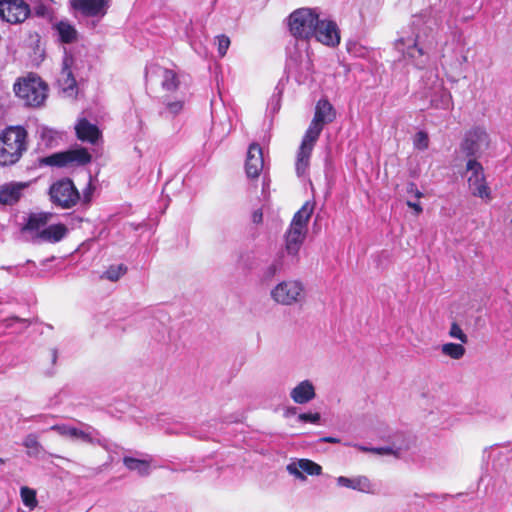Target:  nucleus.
I'll list each match as a JSON object with an SVG mask.
<instances>
[{"label":"nucleus","instance_id":"1","mask_svg":"<svg viewBox=\"0 0 512 512\" xmlns=\"http://www.w3.org/2000/svg\"><path fill=\"white\" fill-rule=\"evenodd\" d=\"M432 21L424 15L413 16L411 22V35L399 37L395 43V49L401 54L400 60L406 61L417 69H423L428 63V57L421 43L432 33Z\"/></svg>","mask_w":512,"mask_h":512},{"label":"nucleus","instance_id":"2","mask_svg":"<svg viewBox=\"0 0 512 512\" xmlns=\"http://www.w3.org/2000/svg\"><path fill=\"white\" fill-rule=\"evenodd\" d=\"M27 131L21 126L6 128L0 135V165L17 163L27 150Z\"/></svg>","mask_w":512,"mask_h":512},{"label":"nucleus","instance_id":"3","mask_svg":"<svg viewBox=\"0 0 512 512\" xmlns=\"http://www.w3.org/2000/svg\"><path fill=\"white\" fill-rule=\"evenodd\" d=\"M13 90L25 106L37 108L44 104L48 87L39 76L29 74L27 77L19 78L15 82Z\"/></svg>","mask_w":512,"mask_h":512},{"label":"nucleus","instance_id":"4","mask_svg":"<svg viewBox=\"0 0 512 512\" xmlns=\"http://www.w3.org/2000/svg\"><path fill=\"white\" fill-rule=\"evenodd\" d=\"M319 14L316 9L300 8L288 17V26L291 35L299 40H309L315 34Z\"/></svg>","mask_w":512,"mask_h":512},{"label":"nucleus","instance_id":"5","mask_svg":"<svg viewBox=\"0 0 512 512\" xmlns=\"http://www.w3.org/2000/svg\"><path fill=\"white\" fill-rule=\"evenodd\" d=\"M92 160L88 150L75 146L68 150L56 152L40 159V164L52 167H80L89 164Z\"/></svg>","mask_w":512,"mask_h":512},{"label":"nucleus","instance_id":"6","mask_svg":"<svg viewBox=\"0 0 512 512\" xmlns=\"http://www.w3.org/2000/svg\"><path fill=\"white\" fill-rule=\"evenodd\" d=\"M79 424L81 428L67 424H56L51 426L49 430L55 431L59 435L72 440H80L84 443L99 445L104 448L107 446V439L101 436L97 429L83 422H79Z\"/></svg>","mask_w":512,"mask_h":512},{"label":"nucleus","instance_id":"7","mask_svg":"<svg viewBox=\"0 0 512 512\" xmlns=\"http://www.w3.org/2000/svg\"><path fill=\"white\" fill-rule=\"evenodd\" d=\"M49 195L52 203L63 209L72 208L80 200V193L69 178L53 183L49 188Z\"/></svg>","mask_w":512,"mask_h":512},{"label":"nucleus","instance_id":"8","mask_svg":"<svg viewBox=\"0 0 512 512\" xmlns=\"http://www.w3.org/2000/svg\"><path fill=\"white\" fill-rule=\"evenodd\" d=\"M270 296L281 305L298 304L305 300L304 285L298 280L282 281L271 290Z\"/></svg>","mask_w":512,"mask_h":512},{"label":"nucleus","instance_id":"9","mask_svg":"<svg viewBox=\"0 0 512 512\" xmlns=\"http://www.w3.org/2000/svg\"><path fill=\"white\" fill-rule=\"evenodd\" d=\"M323 127L324 126L315 123L312 120L308 129L306 130L297 153L296 173L298 176L305 174L309 166L312 150L323 130Z\"/></svg>","mask_w":512,"mask_h":512},{"label":"nucleus","instance_id":"10","mask_svg":"<svg viewBox=\"0 0 512 512\" xmlns=\"http://www.w3.org/2000/svg\"><path fill=\"white\" fill-rule=\"evenodd\" d=\"M489 144L490 138L486 130L474 127L465 133L460 149L469 159H476L488 149Z\"/></svg>","mask_w":512,"mask_h":512},{"label":"nucleus","instance_id":"11","mask_svg":"<svg viewBox=\"0 0 512 512\" xmlns=\"http://www.w3.org/2000/svg\"><path fill=\"white\" fill-rule=\"evenodd\" d=\"M466 172L469 173L467 181L472 194L482 199H490L491 192L482 164L476 159H469L466 163Z\"/></svg>","mask_w":512,"mask_h":512},{"label":"nucleus","instance_id":"12","mask_svg":"<svg viewBox=\"0 0 512 512\" xmlns=\"http://www.w3.org/2000/svg\"><path fill=\"white\" fill-rule=\"evenodd\" d=\"M30 13V6L24 0L0 1V18L8 23H22L29 17Z\"/></svg>","mask_w":512,"mask_h":512},{"label":"nucleus","instance_id":"13","mask_svg":"<svg viewBox=\"0 0 512 512\" xmlns=\"http://www.w3.org/2000/svg\"><path fill=\"white\" fill-rule=\"evenodd\" d=\"M312 71V62L308 55L296 54L286 62V72L298 83H304Z\"/></svg>","mask_w":512,"mask_h":512},{"label":"nucleus","instance_id":"14","mask_svg":"<svg viewBox=\"0 0 512 512\" xmlns=\"http://www.w3.org/2000/svg\"><path fill=\"white\" fill-rule=\"evenodd\" d=\"M313 37L318 42L330 47H335L340 43V33L337 24L332 20L318 18V24L315 27Z\"/></svg>","mask_w":512,"mask_h":512},{"label":"nucleus","instance_id":"15","mask_svg":"<svg viewBox=\"0 0 512 512\" xmlns=\"http://www.w3.org/2000/svg\"><path fill=\"white\" fill-rule=\"evenodd\" d=\"M74 57L64 48L62 60V69L58 78V83L64 92L72 94L77 91V82L73 74Z\"/></svg>","mask_w":512,"mask_h":512},{"label":"nucleus","instance_id":"16","mask_svg":"<svg viewBox=\"0 0 512 512\" xmlns=\"http://www.w3.org/2000/svg\"><path fill=\"white\" fill-rule=\"evenodd\" d=\"M71 8L85 17L104 16L109 0H70Z\"/></svg>","mask_w":512,"mask_h":512},{"label":"nucleus","instance_id":"17","mask_svg":"<svg viewBox=\"0 0 512 512\" xmlns=\"http://www.w3.org/2000/svg\"><path fill=\"white\" fill-rule=\"evenodd\" d=\"M264 167L262 148L258 143L250 144L245 162L246 174L249 178H257Z\"/></svg>","mask_w":512,"mask_h":512},{"label":"nucleus","instance_id":"18","mask_svg":"<svg viewBox=\"0 0 512 512\" xmlns=\"http://www.w3.org/2000/svg\"><path fill=\"white\" fill-rule=\"evenodd\" d=\"M28 182H9L0 186V204L14 205L22 197L23 191L28 188Z\"/></svg>","mask_w":512,"mask_h":512},{"label":"nucleus","instance_id":"19","mask_svg":"<svg viewBox=\"0 0 512 512\" xmlns=\"http://www.w3.org/2000/svg\"><path fill=\"white\" fill-rule=\"evenodd\" d=\"M287 471L297 479L306 480L304 473L312 476L320 475L322 467L309 459H299L296 462L288 464Z\"/></svg>","mask_w":512,"mask_h":512},{"label":"nucleus","instance_id":"20","mask_svg":"<svg viewBox=\"0 0 512 512\" xmlns=\"http://www.w3.org/2000/svg\"><path fill=\"white\" fill-rule=\"evenodd\" d=\"M68 233V229L64 224H53L42 229L38 234L33 236L35 243L49 242L57 243L61 241Z\"/></svg>","mask_w":512,"mask_h":512},{"label":"nucleus","instance_id":"21","mask_svg":"<svg viewBox=\"0 0 512 512\" xmlns=\"http://www.w3.org/2000/svg\"><path fill=\"white\" fill-rule=\"evenodd\" d=\"M306 236V230L290 227L285 235L286 253L297 260L299 250Z\"/></svg>","mask_w":512,"mask_h":512},{"label":"nucleus","instance_id":"22","mask_svg":"<svg viewBox=\"0 0 512 512\" xmlns=\"http://www.w3.org/2000/svg\"><path fill=\"white\" fill-rule=\"evenodd\" d=\"M316 396L314 385L310 380L301 381L290 392V397L297 404H306Z\"/></svg>","mask_w":512,"mask_h":512},{"label":"nucleus","instance_id":"23","mask_svg":"<svg viewBox=\"0 0 512 512\" xmlns=\"http://www.w3.org/2000/svg\"><path fill=\"white\" fill-rule=\"evenodd\" d=\"M152 74H159L162 76V88L167 91H174L178 88L179 81L176 73L169 69L161 68L158 65H153L149 68H146L145 77L148 78V75Z\"/></svg>","mask_w":512,"mask_h":512},{"label":"nucleus","instance_id":"24","mask_svg":"<svg viewBox=\"0 0 512 512\" xmlns=\"http://www.w3.org/2000/svg\"><path fill=\"white\" fill-rule=\"evenodd\" d=\"M436 84L433 87V94L431 95V106L437 109L447 110L452 105V96L449 90H447L441 82L436 80Z\"/></svg>","mask_w":512,"mask_h":512},{"label":"nucleus","instance_id":"25","mask_svg":"<svg viewBox=\"0 0 512 512\" xmlns=\"http://www.w3.org/2000/svg\"><path fill=\"white\" fill-rule=\"evenodd\" d=\"M336 118V111L327 99H320L315 107L313 121L322 126L329 124Z\"/></svg>","mask_w":512,"mask_h":512},{"label":"nucleus","instance_id":"26","mask_svg":"<svg viewBox=\"0 0 512 512\" xmlns=\"http://www.w3.org/2000/svg\"><path fill=\"white\" fill-rule=\"evenodd\" d=\"M76 135L77 138L83 142H89L91 144H95L100 135V131L98 127L94 124H91L87 119H81L76 127Z\"/></svg>","mask_w":512,"mask_h":512},{"label":"nucleus","instance_id":"27","mask_svg":"<svg viewBox=\"0 0 512 512\" xmlns=\"http://www.w3.org/2000/svg\"><path fill=\"white\" fill-rule=\"evenodd\" d=\"M337 484L341 487L350 488L363 493L372 492V483L366 476H357L354 478L339 476L337 478Z\"/></svg>","mask_w":512,"mask_h":512},{"label":"nucleus","instance_id":"28","mask_svg":"<svg viewBox=\"0 0 512 512\" xmlns=\"http://www.w3.org/2000/svg\"><path fill=\"white\" fill-rule=\"evenodd\" d=\"M51 213H32L29 215L23 231L31 234H38L42 229L46 228L47 223L51 219Z\"/></svg>","mask_w":512,"mask_h":512},{"label":"nucleus","instance_id":"29","mask_svg":"<svg viewBox=\"0 0 512 512\" xmlns=\"http://www.w3.org/2000/svg\"><path fill=\"white\" fill-rule=\"evenodd\" d=\"M123 464L130 471H136L139 476H148L151 472L150 461L130 456L123 458Z\"/></svg>","mask_w":512,"mask_h":512},{"label":"nucleus","instance_id":"30","mask_svg":"<svg viewBox=\"0 0 512 512\" xmlns=\"http://www.w3.org/2000/svg\"><path fill=\"white\" fill-rule=\"evenodd\" d=\"M313 209V204L306 202L301 209L295 213L290 227L306 230V226L313 213Z\"/></svg>","mask_w":512,"mask_h":512},{"label":"nucleus","instance_id":"31","mask_svg":"<svg viewBox=\"0 0 512 512\" xmlns=\"http://www.w3.org/2000/svg\"><path fill=\"white\" fill-rule=\"evenodd\" d=\"M62 43L71 44L77 40V30L67 21H60L54 26Z\"/></svg>","mask_w":512,"mask_h":512},{"label":"nucleus","instance_id":"32","mask_svg":"<svg viewBox=\"0 0 512 512\" xmlns=\"http://www.w3.org/2000/svg\"><path fill=\"white\" fill-rule=\"evenodd\" d=\"M165 432L167 434L175 435H191L198 439H205L208 437V433L199 432L183 423H175L171 427L166 428Z\"/></svg>","mask_w":512,"mask_h":512},{"label":"nucleus","instance_id":"33","mask_svg":"<svg viewBox=\"0 0 512 512\" xmlns=\"http://www.w3.org/2000/svg\"><path fill=\"white\" fill-rule=\"evenodd\" d=\"M23 446L27 448V454L30 457H37L43 450L38 441V436L34 433L28 434L23 440Z\"/></svg>","mask_w":512,"mask_h":512},{"label":"nucleus","instance_id":"34","mask_svg":"<svg viewBox=\"0 0 512 512\" xmlns=\"http://www.w3.org/2000/svg\"><path fill=\"white\" fill-rule=\"evenodd\" d=\"M441 351L444 355L449 356L452 359H461L465 354V348L462 344L457 343H445L441 347Z\"/></svg>","mask_w":512,"mask_h":512},{"label":"nucleus","instance_id":"35","mask_svg":"<svg viewBox=\"0 0 512 512\" xmlns=\"http://www.w3.org/2000/svg\"><path fill=\"white\" fill-rule=\"evenodd\" d=\"M127 272V266L124 264L111 265L102 275V279L117 281Z\"/></svg>","mask_w":512,"mask_h":512},{"label":"nucleus","instance_id":"36","mask_svg":"<svg viewBox=\"0 0 512 512\" xmlns=\"http://www.w3.org/2000/svg\"><path fill=\"white\" fill-rule=\"evenodd\" d=\"M22 502L25 506L33 509L37 505L36 492L29 487H22L20 490Z\"/></svg>","mask_w":512,"mask_h":512},{"label":"nucleus","instance_id":"37","mask_svg":"<svg viewBox=\"0 0 512 512\" xmlns=\"http://www.w3.org/2000/svg\"><path fill=\"white\" fill-rule=\"evenodd\" d=\"M282 269V258L279 257L265 268L263 271V279L265 281L271 280Z\"/></svg>","mask_w":512,"mask_h":512},{"label":"nucleus","instance_id":"38","mask_svg":"<svg viewBox=\"0 0 512 512\" xmlns=\"http://www.w3.org/2000/svg\"><path fill=\"white\" fill-rule=\"evenodd\" d=\"M14 324H20L22 326L21 330L18 332H21L23 329H26L30 322L25 318H19L16 316L6 318L0 322V327H4L6 329L11 328L14 326Z\"/></svg>","mask_w":512,"mask_h":512},{"label":"nucleus","instance_id":"39","mask_svg":"<svg viewBox=\"0 0 512 512\" xmlns=\"http://www.w3.org/2000/svg\"><path fill=\"white\" fill-rule=\"evenodd\" d=\"M283 92V85L282 83H279L276 86V92L273 94V96L270 99L269 105L271 106V109L273 112H278L280 109V102H281V96Z\"/></svg>","mask_w":512,"mask_h":512},{"label":"nucleus","instance_id":"40","mask_svg":"<svg viewBox=\"0 0 512 512\" xmlns=\"http://www.w3.org/2000/svg\"><path fill=\"white\" fill-rule=\"evenodd\" d=\"M414 146L419 150H425L429 146V138L426 132L419 131L414 137Z\"/></svg>","mask_w":512,"mask_h":512},{"label":"nucleus","instance_id":"41","mask_svg":"<svg viewBox=\"0 0 512 512\" xmlns=\"http://www.w3.org/2000/svg\"><path fill=\"white\" fill-rule=\"evenodd\" d=\"M183 109V102L182 101H174V102H168L165 107V111H161V115H165L166 113L175 116L179 114Z\"/></svg>","mask_w":512,"mask_h":512},{"label":"nucleus","instance_id":"42","mask_svg":"<svg viewBox=\"0 0 512 512\" xmlns=\"http://www.w3.org/2000/svg\"><path fill=\"white\" fill-rule=\"evenodd\" d=\"M449 335L451 337H453V338H456V339L460 340L461 343H467L468 342L467 335L463 332L461 327L457 323H455V322H453L451 327H450Z\"/></svg>","mask_w":512,"mask_h":512},{"label":"nucleus","instance_id":"43","mask_svg":"<svg viewBox=\"0 0 512 512\" xmlns=\"http://www.w3.org/2000/svg\"><path fill=\"white\" fill-rule=\"evenodd\" d=\"M400 448H397V449H394L392 446H385V447H372L371 448V452L372 453H376V454H380V455H395V456H399L400 454Z\"/></svg>","mask_w":512,"mask_h":512},{"label":"nucleus","instance_id":"44","mask_svg":"<svg viewBox=\"0 0 512 512\" xmlns=\"http://www.w3.org/2000/svg\"><path fill=\"white\" fill-rule=\"evenodd\" d=\"M218 40V53L220 56H224L229 48L230 39L226 35H220L217 37Z\"/></svg>","mask_w":512,"mask_h":512},{"label":"nucleus","instance_id":"45","mask_svg":"<svg viewBox=\"0 0 512 512\" xmlns=\"http://www.w3.org/2000/svg\"><path fill=\"white\" fill-rule=\"evenodd\" d=\"M319 413H301L298 415V420L304 423H318L320 421Z\"/></svg>","mask_w":512,"mask_h":512},{"label":"nucleus","instance_id":"46","mask_svg":"<svg viewBox=\"0 0 512 512\" xmlns=\"http://www.w3.org/2000/svg\"><path fill=\"white\" fill-rule=\"evenodd\" d=\"M347 49L348 52L355 57L364 56V49L357 43H349Z\"/></svg>","mask_w":512,"mask_h":512},{"label":"nucleus","instance_id":"47","mask_svg":"<svg viewBox=\"0 0 512 512\" xmlns=\"http://www.w3.org/2000/svg\"><path fill=\"white\" fill-rule=\"evenodd\" d=\"M406 191L408 194L414 195L417 199L423 197V193L417 188V185L414 182H409L407 184Z\"/></svg>","mask_w":512,"mask_h":512},{"label":"nucleus","instance_id":"48","mask_svg":"<svg viewBox=\"0 0 512 512\" xmlns=\"http://www.w3.org/2000/svg\"><path fill=\"white\" fill-rule=\"evenodd\" d=\"M252 222L254 224H260L262 223L263 221V212H262V209H256L253 213H252Z\"/></svg>","mask_w":512,"mask_h":512},{"label":"nucleus","instance_id":"49","mask_svg":"<svg viewBox=\"0 0 512 512\" xmlns=\"http://www.w3.org/2000/svg\"><path fill=\"white\" fill-rule=\"evenodd\" d=\"M406 204L408 207L412 208L415 211L416 215L421 214L423 211V208L419 202H412V201L408 200L406 202Z\"/></svg>","mask_w":512,"mask_h":512},{"label":"nucleus","instance_id":"50","mask_svg":"<svg viewBox=\"0 0 512 512\" xmlns=\"http://www.w3.org/2000/svg\"><path fill=\"white\" fill-rule=\"evenodd\" d=\"M0 269H3V270H6L10 273H16L17 275L19 274V266H2L0 267Z\"/></svg>","mask_w":512,"mask_h":512},{"label":"nucleus","instance_id":"51","mask_svg":"<svg viewBox=\"0 0 512 512\" xmlns=\"http://www.w3.org/2000/svg\"><path fill=\"white\" fill-rule=\"evenodd\" d=\"M320 441L325 442V443H339L340 439L327 436V437L321 438Z\"/></svg>","mask_w":512,"mask_h":512},{"label":"nucleus","instance_id":"52","mask_svg":"<svg viewBox=\"0 0 512 512\" xmlns=\"http://www.w3.org/2000/svg\"><path fill=\"white\" fill-rule=\"evenodd\" d=\"M51 356H52V363L55 364L56 361H57V358H58V351L57 349H52L51 350Z\"/></svg>","mask_w":512,"mask_h":512},{"label":"nucleus","instance_id":"53","mask_svg":"<svg viewBox=\"0 0 512 512\" xmlns=\"http://www.w3.org/2000/svg\"><path fill=\"white\" fill-rule=\"evenodd\" d=\"M356 448H358L360 451H363V452H371V448H368V447H365V446H362V445H358V444H355L354 445Z\"/></svg>","mask_w":512,"mask_h":512},{"label":"nucleus","instance_id":"54","mask_svg":"<svg viewBox=\"0 0 512 512\" xmlns=\"http://www.w3.org/2000/svg\"><path fill=\"white\" fill-rule=\"evenodd\" d=\"M90 190H91V188H90V186H89V187H88V189H87V191H85V192H84V200H85V201H87V202L89 201V193H90Z\"/></svg>","mask_w":512,"mask_h":512},{"label":"nucleus","instance_id":"55","mask_svg":"<svg viewBox=\"0 0 512 512\" xmlns=\"http://www.w3.org/2000/svg\"><path fill=\"white\" fill-rule=\"evenodd\" d=\"M467 61V57L466 56H462L461 57V62H466Z\"/></svg>","mask_w":512,"mask_h":512},{"label":"nucleus","instance_id":"56","mask_svg":"<svg viewBox=\"0 0 512 512\" xmlns=\"http://www.w3.org/2000/svg\"><path fill=\"white\" fill-rule=\"evenodd\" d=\"M4 463H5V459L0 458V464H4Z\"/></svg>","mask_w":512,"mask_h":512},{"label":"nucleus","instance_id":"57","mask_svg":"<svg viewBox=\"0 0 512 512\" xmlns=\"http://www.w3.org/2000/svg\"><path fill=\"white\" fill-rule=\"evenodd\" d=\"M243 259H244V255H241V256H240V260H239V261H240V263L243 261Z\"/></svg>","mask_w":512,"mask_h":512},{"label":"nucleus","instance_id":"58","mask_svg":"<svg viewBox=\"0 0 512 512\" xmlns=\"http://www.w3.org/2000/svg\"><path fill=\"white\" fill-rule=\"evenodd\" d=\"M245 268H249L248 264L245 262L242 264Z\"/></svg>","mask_w":512,"mask_h":512},{"label":"nucleus","instance_id":"59","mask_svg":"<svg viewBox=\"0 0 512 512\" xmlns=\"http://www.w3.org/2000/svg\"><path fill=\"white\" fill-rule=\"evenodd\" d=\"M41 415L35 416L34 419L41 418Z\"/></svg>","mask_w":512,"mask_h":512}]
</instances>
